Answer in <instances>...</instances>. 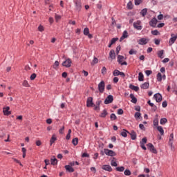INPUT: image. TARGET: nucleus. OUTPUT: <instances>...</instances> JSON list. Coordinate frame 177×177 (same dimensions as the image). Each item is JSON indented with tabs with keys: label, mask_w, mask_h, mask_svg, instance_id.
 <instances>
[{
	"label": "nucleus",
	"mask_w": 177,
	"mask_h": 177,
	"mask_svg": "<svg viewBox=\"0 0 177 177\" xmlns=\"http://www.w3.org/2000/svg\"><path fill=\"white\" fill-rule=\"evenodd\" d=\"M100 104H102V100H97L95 102V104H93V98L92 97H89L86 101L87 107H94V110L96 111H99L100 110Z\"/></svg>",
	"instance_id": "obj_1"
},
{
	"label": "nucleus",
	"mask_w": 177,
	"mask_h": 177,
	"mask_svg": "<svg viewBox=\"0 0 177 177\" xmlns=\"http://www.w3.org/2000/svg\"><path fill=\"white\" fill-rule=\"evenodd\" d=\"M75 10L81 12L82 6L81 5V0H75Z\"/></svg>",
	"instance_id": "obj_2"
},
{
	"label": "nucleus",
	"mask_w": 177,
	"mask_h": 177,
	"mask_svg": "<svg viewBox=\"0 0 177 177\" xmlns=\"http://www.w3.org/2000/svg\"><path fill=\"white\" fill-rule=\"evenodd\" d=\"M147 146L148 147V150H149L151 153H153V154H157V149H156L154 145H153L152 143H148Z\"/></svg>",
	"instance_id": "obj_3"
},
{
	"label": "nucleus",
	"mask_w": 177,
	"mask_h": 177,
	"mask_svg": "<svg viewBox=\"0 0 177 177\" xmlns=\"http://www.w3.org/2000/svg\"><path fill=\"white\" fill-rule=\"evenodd\" d=\"M171 37L170 38L169 41V46H172V45L175 44V41H176V39H177V35H175L174 34H171Z\"/></svg>",
	"instance_id": "obj_4"
},
{
	"label": "nucleus",
	"mask_w": 177,
	"mask_h": 177,
	"mask_svg": "<svg viewBox=\"0 0 177 177\" xmlns=\"http://www.w3.org/2000/svg\"><path fill=\"white\" fill-rule=\"evenodd\" d=\"M142 22L140 21H137L136 22L133 23V27L136 30H140L142 28H143V26H142Z\"/></svg>",
	"instance_id": "obj_5"
},
{
	"label": "nucleus",
	"mask_w": 177,
	"mask_h": 177,
	"mask_svg": "<svg viewBox=\"0 0 177 177\" xmlns=\"http://www.w3.org/2000/svg\"><path fill=\"white\" fill-rule=\"evenodd\" d=\"M124 60V56L122 55H118V62L120 64H121V66H127L128 63H127V62H123Z\"/></svg>",
	"instance_id": "obj_6"
},
{
	"label": "nucleus",
	"mask_w": 177,
	"mask_h": 177,
	"mask_svg": "<svg viewBox=\"0 0 177 177\" xmlns=\"http://www.w3.org/2000/svg\"><path fill=\"white\" fill-rule=\"evenodd\" d=\"M104 82L102 81L101 82L99 83L98 84V90L100 93H103L104 92Z\"/></svg>",
	"instance_id": "obj_7"
},
{
	"label": "nucleus",
	"mask_w": 177,
	"mask_h": 177,
	"mask_svg": "<svg viewBox=\"0 0 177 177\" xmlns=\"http://www.w3.org/2000/svg\"><path fill=\"white\" fill-rule=\"evenodd\" d=\"M113 100H114V98L113 97V95H109L105 99L104 104H110V103H113Z\"/></svg>",
	"instance_id": "obj_8"
},
{
	"label": "nucleus",
	"mask_w": 177,
	"mask_h": 177,
	"mask_svg": "<svg viewBox=\"0 0 177 177\" xmlns=\"http://www.w3.org/2000/svg\"><path fill=\"white\" fill-rule=\"evenodd\" d=\"M71 63H73V62H71V59H66L63 63H62V66L64 67H71Z\"/></svg>",
	"instance_id": "obj_9"
},
{
	"label": "nucleus",
	"mask_w": 177,
	"mask_h": 177,
	"mask_svg": "<svg viewBox=\"0 0 177 177\" xmlns=\"http://www.w3.org/2000/svg\"><path fill=\"white\" fill-rule=\"evenodd\" d=\"M149 42V39L147 38H141L138 41L139 45H146Z\"/></svg>",
	"instance_id": "obj_10"
},
{
	"label": "nucleus",
	"mask_w": 177,
	"mask_h": 177,
	"mask_svg": "<svg viewBox=\"0 0 177 177\" xmlns=\"http://www.w3.org/2000/svg\"><path fill=\"white\" fill-rule=\"evenodd\" d=\"M84 35L88 37L89 39H92V38H93V36L89 33V28H85L84 29Z\"/></svg>",
	"instance_id": "obj_11"
},
{
	"label": "nucleus",
	"mask_w": 177,
	"mask_h": 177,
	"mask_svg": "<svg viewBox=\"0 0 177 177\" xmlns=\"http://www.w3.org/2000/svg\"><path fill=\"white\" fill-rule=\"evenodd\" d=\"M153 97L158 103H160V102H161V100H162V95H161V94H160V93L155 94L153 95Z\"/></svg>",
	"instance_id": "obj_12"
},
{
	"label": "nucleus",
	"mask_w": 177,
	"mask_h": 177,
	"mask_svg": "<svg viewBox=\"0 0 177 177\" xmlns=\"http://www.w3.org/2000/svg\"><path fill=\"white\" fill-rule=\"evenodd\" d=\"M102 169H104V171H108V172H111V171H113V168H111V166L109 165H102Z\"/></svg>",
	"instance_id": "obj_13"
},
{
	"label": "nucleus",
	"mask_w": 177,
	"mask_h": 177,
	"mask_svg": "<svg viewBox=\"0 0 177 177\" xmlns=\"http://www.w3.org/2000/svg\"><path fill=\"white\" fill-rule=\"evenodd\" d=\"M128 133H129V135H130L131 139L132 140H136L137 135H136V132H135V131L132 130V131H131V132H128Z\"/></svg>",
	"instance_id": "obj_14"
},
{
	"label": "nucleus",
	"mask_w": 177,
	"mask_h": 177,
	"mask_svg": "<svg viewBox=\"0 0 177 177\" xmlns=\"http://www.w3.org/2000/svg\"><path fill=\"white\" fill-rule=\"evenodd\" d=\"M158 21H157L156 18H153L150 21H149V26H151V27H156L157 26V22Z\"/></svg>",
	"instance_id": "obj_15"
},
{
	"label": "nucleus",
	"mask_w": 177,
	"mask_h": 177,
	"mask_svg": "<svg viewBox=\"0 0 177 177\" xmlns=\"http://www.w3.org/2000/svg\"><path fill=\"white\" fill-rule=\"evenodd\" d=\"M125 38H128V31L124 30L122 33V37L120 39V41H124V39H125Z\"/></svg>",
	"instance_id": "obj_16"
},
{
	"label": "nucleus",
	"mask_w": 177,
	"mask_h": 177,
	"mask_svg": "<svg viewBox=\"0 0 177 177\" xmlns=\"http://www.w3.org/2000/svg\"><path fill=\"white\" fill-rule=\"evenodd\" d=\"M65 169L66 170V172L73 173L74 172V168L71 167L70 165H65L64 167Z\"/></svg>",
	"instance_id": "obj_17"
},
{
	"label": "nucleus",
	"mask_w": 177,
	"mask_h": 177,
	"mask_svg": "<svg viewBox=\"0 0 177 177\" xmlns=\"http://www.w3.org/2000/svg\"><path fill=\"white\" fill-rule=\"evenodd\" d=\"M109 57L111 59V60H114V59H115V51H114V50H110Z\"/></svg>",
	"instance_id": "obj_18"
},
{
	"label": "nucleus",
	"mask_w": 177,
	"mask_h": 177,
	"mask_svg": "<svg viewBox=\"0 0 177 177\" xmlns=\"http://www.w3.org/2000/svg\"><path fill=\"white\" fill-rule=\"evenodd\" d=\"M150 86V84L149 82H145L144 84L140 85L141 89H149Z\"/></svg>",
	"instance_id": "obj_19"
},
{
	"label": "nucleus",
	"mask_w": 177,
	"mask_h": 177,
	"mask_svg": "<svg viewBox=\"0 0 177 177\" xmlns=\"http://www.w3.org/2000/svg\"><path fill=\"white\" fill-rule=\"evenodd\" d=\"M158 57L160 59H164V50H160L157 52Z\"/></svg>",
	"instance_id": "obj_20"
},
{
	"label": "nucleus",
	"mask_w": 177,
	"mask_h": 177,
	"mask_svg": "<svg viewBox=\"0 0 177 177\" xmlns=\"http://www.w3.org/2000/svg\"><path fill=\"white\" fill-rule=\"evenodd\" d=\"M57 140V138H56V135L53 134L50 140V146L53 145L54 142H56Z\"/></svg>",
	"instance_id": "obj_21"
},
{
	"label": "nucleus",
	"mask_w": 177,
	"mask_h": 177,
	"mask_svg": "<svg viewBox=\"0 0 177 177\" xmlns=\"http://www.w3.org/2000/svg\"><path fill=\"white\" fill-rule=\"evenodd\" d=\"M130 97L131 98V103L136 104L138 102V99L135 97V95L133 94H130Z\"/></svg>",
	"instance_id": "obj_22"
},
{
	"label": "nucleus",
	"mask_w": 177,
	"mask_h": 177,
	"mask_svg": "<svg viewBox=\"0 0 177 177\" xmlns=\"http://www.w3.org/2000/svg\"><path fill=\"white\" fill-rule=\"evenodd\" d=\"M130 89H132V91H135L136 92H138L139 91V86H136L133 84L129 85Z\"/></svg>",
	"instance_id": "obj_23"
},
{
	"label": "nucleus",
	"mask_w": 177,
	"mask_h": 177,
	"mask_svg": "<svg viewBox=\"0 0 177 177\" xmlns=\"http://www.w3.org/2000/svg\"><path fill=\"white\" fill-rule=\"evenodd\" d=\"M145 76L143 75V73L142 72H140L138 73V81L142 82L144 81Z\"/></svg>",
	"instance_id": "obj_24"
},
{
	"label": "nucleus",
	"mask_w": 177,
	"mask_h": 177,
	"mask_svg": "<svg viewBox=\"0 0 177 177\" xmlns=\"http://www.w3.org/2000/svg\"><path fill=\"white\" fill-rule=\"evenodd\" d=\"M51 165H57V159L55 156L51 158Z\"/></svg>",
	"instance_id": "obj_25"
},
{
	"label": "nucleus",
	"mask_w": 177,
	"mask_h": 177,
	"mask_svg": "<svg viewBox=\"0 0 177 177\" xmlns=\"http://www.w3.org/2000/svg\"><path fill=\"white\" fill-rule=\"evenodd\" d=\"M156 128L158 132H160V135H164V129H162V127L158 126Z\"/></svg>",
	"instance_id": "obj_26"
},
{
	"label": "nucleus",
	"mask_w": 177,
	"mask_h": 177,
	"mask_svg": "<svg viewBox=\"0 0 177 177\" xmlns=\"http://www.w3.org/2000/svg\"><path fill=\"white\" fill-rule=\"evenodd\" d=\"M117 159H115V158H113V160L111 161V165L112 167H117V165H118L117 164V162L115 161Z\"/></svg>",
	"instance_id": "obj_27"
},
{
	"label": "nucleus",
	"mask_w": 177,
	"mask_h": 177,
	"mask_svg": "<svg viewBox=\"0 0 177 177\" xmlns=\"http://www.w3.org/2000/svg\"><path fill=\"white\" fill-rule=\"evenodd\" d=\"M140 15L142 17H145V16L147 15V8H144L143 10H142L140 12Z\"/></svg>",
	"instance_id": "obj_28"
},
{
	"label": "nucleus",
	"mask_w": 177,
	"mask_h": 177,
	"mask_svg": "<svg viewBox=\"0 0 177 177\" xmlns=\"http://www.w3.org/2000/svg\"><path fill=\"white\" fill-rule=\"evenodd\" d=\"M115 169H116V171H118V172H124L125 167H124V166L118 167L115 168Z\"/></svg>",
	"instance_id": "obj_29"
},
{
	"label": "nucleus",
	"mask_w": 177,
	"mask_h": 177,
	"mask_svg": "<svg viewBox=\"0 0 177 177\" xmlns=\"http://www.w3.org/2000/svg\"><path fill=\"white\" fill-rule=\"evenodd\" d=\"M134 117L136 120H140V118H142V114L140 113V112H136L134 115Z\"/></svg>",
	"instance_id": "obj_30"
},
{
	"label": "nucleus",
	"mask_w": 177,
	"mask_h": 177,
	"mask_svg": "<svg viewBox=\"0 0 177 177\" xmlns=\"http://www.w3.org/2000/svg\"><path fill=\"white\" fill-rule=\"evenodd\" d=\"M167 121L168 120H167V118H163L160 119V123L161 125H165V124H167Z\"/></svg>",
	"instance_id": "obj_31"
},
{
	"label": "nucleus",
	"mask_w": 177,
	"mask_h": 177,
	"mask_svg": "<svg viewBox=\"0 0 177 177\" xmlns=\"http://www.w3.org/2000/svg\"><path fill=\"white\" fill-rule=\"evenodd\" d=\"M172 141H174V133L170 134L169 136V145L170 146H172Z\"/></svg>",
	"instance_id": "obj_32"
},
{
	"label": "nucleus",
	"mask_w": 177,
	"mask_h": 177,
	"mask_svg": "<svg viewBox=\"0 0 177 177\" xmlns=\"http://www.w3.org/2000/svg\"><path fill=\"white\" fill-rule=\"evenodd\" d=\"M128 132H129V131H127V130H124V131H122L121 132V133H120V135H121V136H122L123 138H127V136H128Z\"/></svg>",
	"instance_id": "obj_33"
},
{
	"label": "nucleus",
	"mask_w": 177,
	"mask_h": 177,
	"mask_svg": "<svg viewBox=\"0 0 177 177\" xmlns=\"http://www.w3.org/2000/svg\"><path fill=\"white\" fill-rule=\"evenodd\" d=\"M157 80L159 82H161V81H162V75H161L160 73H158L157 74Z\"/></svg>",
	"instance_id": "obj_34"
},
{
	"label": "nucleus",
	"mask_w": 177,
	"mask_h": 177,
	"mask_svg": "<svg viewBox=\"0 0 177 177\" xmlns=\"http://www.w3.org/2000/svg\"><path fill=\"white\" fill-rule=\"evenodd\" d=\"M22 85L26 88H30V84H28V82L27 80H24L22 83Z\"/></svg>",
	"instance_id": "obj_35"
},
{
	"label": "nucleus",
	"mask_w": 177,
	"mask_h": 177,
	"mask_svg": "<svg viewBox=\"0 0 177 177\" xmlns=\"http://www.w3.org/2000/svg\"><path fill=\"white\" fill-rule=\"evenodd\" d=\"M72 143L74 146H77V145H78V138H73Z\"/></svg>",
	"instance_id": "obj_36"
},
{
	"label": "nucleus",
	"mask_w": 177,
	"mask_h": 177,
	"mask_svg": "<svg viewBox=\"0 0 177 177\" xmlns=\"http://www.w3.org/2000/svg\"><path fill=\"white\" fill-rule=\"evenodd\" d=\"M99 59L97 57H94L93 62H91V66H95V64H97Z\"/></svg>",
	"instance_id": "obj_37"
},
{
	"label": "nucleus",
	"mask_w": 177,
	"mask_h": 177,
	"mask_svg": "<svg viewBox=\"0 0 177 177\" xmlns=\"http://www.w3.org/2000/svg\"><path fill=\"white\" fill-rule=\"evenodd\" d=\"M115 156H117V153H115V152L114 151L109 149V156L114 157Z\"/></svg>",
	"instance_id": "obj_38"
},
{
	"label": "nucleus",
	"mask_w": 177,
	"mask_h": 177,
	"mask_svg": "<svg viewBox=\"0 0 177 177\" xmlns=\"http://www.w3.org/2000/svg\"><path fill=\"white\" fill-rule=\"evenodd\" d=\"M110 118L111 121H115V120H117V116L115 115V114L112 113L111 114Z\"/></svg>",
	"instance_id": "obj_39"
},
{
	"label": "nucleus",
	"mask_w": 177,
	"mask_h": 177,
	"mask_svg": "<svg viewBox=\"0 0 177 177\" xmlns=\"http://www.w3.org/2000/svg\"><path fill=\"white\" fill-rule=\"evenodd\" d=\"M140 143V145H146V143H147V138H142Z\"/></svg>",
	"instance_id": "obj_40"
},
{
	"label": "nucleus",
	"mask_w": 177,
	"mask_h": 177,
	"mask_svg": "<svg viewBox=\"0 0 177 177\" xmlns=\"http://www.w3.org/2000/svg\"><path fill=\"white\" fill-rule=\"evenodd\" d=\"M127 9H129V10L132 9V8H133L132 1H129L127 3Z\"/></svg>",
	"instance_id": "obj_41"
},
{
	"label": "nucleus",
	"mask_w": 177,
	"mask_h": 177,
	"mask_svg": "<svg viewBox=\"0 0 177 177\" xmlns=\"http://www.w3.org/2000/svg\"><path fill=\"white\" fill-rule=\"evenodd\" d=\"M107 114V111L102 112L101 114L100 115V117H101L102 118H104V117H106Z\"/></svg>",
	"instance_id": "obj_42"
},
{
	"label": "nucleus",
	"mask_w": 177,
	"mask_h": 177,
	"mask_svg": "<svg viewBox=\"0 0 177 177\" xmlns=\"http://www.w3.org/2000/svg\"><path fill=\"white\" fill-rule=\"evenodd\" d=\"M117 41H118V38H113L111 40V44L114 45V44H115V42H117Z\"/></svg>",
	"instance_id": "obj_43"
},
{
	"label": "nucleus",
	"mask_w": 177,
	"mask_h": 177,
	"mask_svg": "<svg viewBox=\"0 0 177 177\" xmlns=\"http://www.w3.org/2000/svg\"><path fill=\"white\" fill-rule=\"evenodd\" d=\"M124 175L129 176L131 175V171L129 169H126L124 172Z\"/></svg>",
	"instance_id": "obj_44"
},
{
	"label": "nucleus",
	"mask_w": 177,
	"mask_h": 177,
	"mask_svg": "<svg viewBox=\"0 0 177 177\" xmlns=\"http://www.w3.org/2000/svg\"><path fill=\"white\" fill-rule=\"evenodd\" d=\"M120 71H118V70H115V71H113V75H114L115 77H117L118 75H120Z\"/></svg>",
	"instance_id": "obj_45"
},
{
	"label": "nucleus",
	"mask_w": 177,
	"mask_h": 177,
	"mask_svg": "<svg viewBox=\"0 0 177 177\" xmlns=\"http://www.w3.org/2000/svg\"><path fill=\"white\" fill-rule=\"evenodd\" d=\"M59 67V61H55L54 65H53V68L56 70Z\"/></svg>",
	"instance_id": "obj_46"
},
{
	"label": "nucleus",
	"mask_w": 177,
	"mask_h": 177,
	"mask_svg": "<svg viewBox=\"0 0 177 177\" xmlns=\"http://www.w3.org/2000/svg\"><path fill=\"white\" fill-rule=\"evenodd\" d=\"M153 127H156V128L158 127V120L155 119L153 120Z\"/></svg>",
	"instance_id": "obj_47"
},
{
	"label": "nucleus",
	"mask_w": 177,
	"mask_h": 177,
	"mask_svg": "<svg viewBox=\"0 0 177 177\" xmlns=\"http://www.w3.org/2000/svg\"><path fill=\"white\" fill-rule=\"evenodd\" d=\"M145 74L147 77H149V75H151V74H153V71L147 70L145 71Z\"/></svg>",
	"instance_id": "obj_48"
},
{
	"label": "nucleus",
	"mask_w": 177,
	"mask_h": 177,
	"mask_svg": "<svg viewBox=\"0 0 177 177\" xmlns=\"http://www.w3.org/2000/svg\"><path fill=\"white\" fill-rule=\"evenodd\" d=\"M129 55H136L137 52L136 50H133V49H131L129 52Z\"/></svg>",
	"instance_id": "obj_49"
},
{
	"label": "nucleus",
	"mask_w": 177,
	"mask_h": 177,
	"mask_svg": "<svg viewBox=\"0 0 177 177\" xmlns=\"http://www.w3.org/2000/svg\"><path fill=\"white\" fill-rule=\"evenodd\" d=\"M35 78H37V74L32 73V74L30 75V80H31V81H34V79H35Z\"/></svg>",
	"instance_id": "obj_50"
},
{
	"label": "nucleus",
	"mask_w": 177,
	"mask_h": 177,
	"mask_svg": "<svg viewBox=\"0 0 177 177\" xmlns=\"http://www.w3.org/2000/svg\"><path fill=\"white\" fill-rule=\"evenodd\" d=\"M55 17L56 21H59V20H60V19H62V16H60L59 15H55Z\"/></svg>",
	"instance_id": "obj_51"
},
{
	"label": "nucleus",
	"mask_w": 177,
	"mask_h": 177,
	"mask_svg": "<svg viewBox=\"0 0 177 177\" xmlns=\"http://www.w3.org/2000/svg\"><path fill=\"white\" fill-rule=\"evenodd\" d=\"M151 34L153 35H158V34H160V32H158V30H152Z\"/></svg>",
	"instance_id": "obj_52"
},
{
	"label": "nucleus",
	"mask_w": 177,
	"mask_h": 177,
	"mask_svg": "<svg viewBox=\"0 0 177 177\" xmlns=\"http://www.w3.org/2000/svg\"><path fill=\"white\" fill-rule=\"evenodd\" d=\"M104 153H105L106 156H110V149H104Z\"/></svg>",
	"instance_id": "obj_53"
},
{
	"label": "nucleus",
	"mask_w": 177,
	"mask_h": 177,
	"mask_svg": "<svg viewBox=\"0 0 177 177\" xmlns=\"http://www.w3.org/2000/svg\"><path fill=\"white\" fill-rule=\"evenodd\" d=\"M106 73H107V68H106L105 66H104L102 69V74H106Z\"/></svg>",
	"instance_id": "obj_54"
},
{
	"label": "nucleus",
	"mask_w": 177,
	"mask_h": 177,
	"mask_svg": "<svg viewBox=\"0 0 177 177\" xmlns=\"http://www.w3.org/2000/svg\"><path fill=\"white\" fill-rule=\"evenodd\" d=\"M154 42L156 45H160V42H161V41L158 39H155Z\"/></svg>",
	"instance_id": "obj_55"
},
{
	"label": "nucleus",
	"mask_w": 177,
	"mask_h": 177,
	"mask_svg": "<svg viewBox=\"0 0 177 177\" xmlns=\"http://www.w3.org/2000/svg\"><path fill=\"white\" fill-rule=\"evenodd\" d=\"M82 158H85V157H87V158H88L89 154L87 153H83L82 154Z\"/></svg>",
	"instance_id": "obj_56"
},
{
	"label": "nucleus",
	"mask_w": 177,
	"mask_h": 177,
	"mask_svg": "<svg viewBox=\"0 0 177 177\" xmlns=\"http://www.w3.org/2000/svg\"><path fill=\"white\" fill-rule=\"evenodd\" d=\"M139 128L141 129L142 131H145L146 129V128H145V125H143V124H140Z\"/></svg>",
	"instance_id": "obj_57"
},
{
	"label": "nucleus",
	"mask_w": 177,
	"mask_h": 177,
	"mask_svg": "<svg viewBox=\"0 0 177 177\" xmlns=\"http://www.w3.org/2000/svg\"><path fill=\"white\" fill-rule=\"evenodd\" d=\"M38 30H39V31H40L41 32H42V31H44V26H42L41 25H40V26L38 27Z\"/></svg>",
	"instance_id": "obj_58"
},
{
	"label": "nucleus",
	"mask_w": 177,
	"mask_h": 177,
	"mask_svg": "<svg viewBox=\"0 0 177 177\" xmlns=\"http://www.w3.org/2000/svg\"><path fill=\"white\" fill-rule=\"evenodd\" d=\"M141 3H142L141 0H136L135 1V5H136V6L140 5Z\"/></svg>",
	"instance_id": "obj_59"
},
{
	"label": "nucleus",
	"mask_w": 177,
	"mask_h": 177,
	"mask_svg": "<svg viewBox=\"0 0 177 177\" xmlns=\"http://www.w3.org/2000/svg\"><path fill=\"white\" fill-rule=\"evenodd\" d=\"M3 114L5 115H10V114H12L11 111H3Z\"/></svg>",
	"instance_id": "obj_60"
},
{
	"label": "nucleus",
	"mask_w": 177,
	"mask_h": 177,
	"mask_svg": "<svg viewBox=\"0 0 177 177\" xmlns=\"http://www.w3.org/2000/svg\"><path fill=\"white\" fill-rule=\"evenodd\" d=\"M10 110V107L9 106H6L3 109V111H8Z\"/></svg>",
	"instance_id": "obj_61"
},
{
	"label": "nucleus",
	"mask_w": 177,
	"mask_h": 177,
	"mask_svg": "<svg viewBox=\"0 0 177 177\" xmlns=\"http://www.w3.org/2000/svg\"><path fill=\"white\" fill-rule=\"evenodd\" d=\"M164 26H165V24L161 23V24H159L158 25V28H161L164 27Z\"/></svg>",
	"instance_id": "obj_62"
},
{
	"label": "nucleus",
	"mask_w": 177,
	"mask_h": 177,
	"mask_svg": "<svg viewBox=\"0 0 177 177\" xmlns=\"http://www.w3.org/2000/svg\"><path fill=\"white\" fill-rule=\"evenodd\" d=\"M41 145H42V142H41V140H37L36 141V145L37 146H41Z\"/></svg>",
	"instance_id": "obj_63"
},
{
	"label": "nucleus",
	"mask_w": 177,
	"mask_h": 177,
	"mask_svg": "<svg viewBox=\"0 0 177 177\" xmlns=\"http://www.w3.org/2000/svg\"><path fill=\"white\" fill-rule=\"evenodd\" d=\"M46 123L47 124H52V119L50 118H48L46 120Z\"/></svg>",
	"instance_id": "obj_64"
}]
</instances>
